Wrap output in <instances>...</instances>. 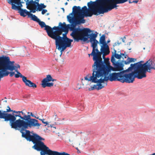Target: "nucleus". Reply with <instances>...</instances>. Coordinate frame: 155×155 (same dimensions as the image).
<instances>
[{
  "instance_id": "nucleus-48",
  "label": "nucleus",
  "mask_w": 155,
  "mask_h": 155,
  "mask_svg": "<svg viewBox=\"0 0 155 155\" xmlns=\"http://www.w3.org/2000/svg\"><path fill=\"white\" fill-rule=\"evenodd\" d=\"M24 3V2H21V4L22 3Z\"/></svg>"
},
{
  "instance_id": "nucleus-8",
  "label": "nucleus",
  "mask_w": 155,
  "mask_h": 155,
  "mask_svg": "<svg viewBox=\"0 0 155 155\" xmlns=\"http://www.w3.org/2000/svg\"><path fill=\"white\" fill-rule=\"evenodd\" d=\"M87 5L89 9H87L86 6H84L81 9V14L85 15V17H91L93 14L97 15L99 7L97 6V3L96 1L93 2L90 1L87 3Z\"/></svg>"
},
{
  "instance_id": "nucleus-11",
  "label": "nucleus",
  "mask_w": 155,
  "mask_h": 155,
  "mask_svg": "<svg viewBox=\"0 0 155 155\" xmlns=\"http://www.w3.org/2000/svg\"><path fill=\"white\" fill-rule=\"evenodd\" d=\"M20 66L19 64H15V68H14L13 67L10 66H9V69L11 70H15L17 74H15V77L16 78L20 77L22 78L23 81L25 83L26 86H28L29 87L36 88L37 85L33 83L30 80L27 79V78L22 75L18 71V69H20Z\"/></svg>"
},
{
  "instance_id": "nucleus-47",
  "label": "nucleus",
  "mask_w": 155,
  "mask_h": 155,
  "mask_svg": "<svg viewBox=\"0 0 155 155\" xmlns=\"http://www.w3.org/2000/svg\"><path fill=\"white\" fill-rule=\"evenodd\" d=\"M1 58H5V57H0V59H1Z\"/></svg>"
},
{
  "instance_id": "nucleus-12",
  "label": "nucleus",
  "mask_w": 155,
  "mask_h": 155,
  "mask_svg": "<svg viewBox=\"0 0 155 155\" xmlns=\"http://www.w3.org/2000/svg\"><path fill=\"white\" fill-rule=\"evenodd\" d=\"M41 28H45V30L48 34V35L52 39H54L55 36L56 35L58 31L59 30L60 27L54 26L51 28L50 26L46 25L45 23L42 21H41L40 20L38 22Z\"/></svg>"
},
{
  "instance_id": "nucleus-41",
  "label": "nucleus",
  "mask_w": 155,
  "mask_h": 155,
  "mask_svg": "<svg viewBox=\"0 0 155 155\" xmlns=\"http://www.w3.org/2000/svg\"><path fill=\"white\" fill-rule=\"evenodd\" d=\"M31 116H32V117H34V116L33 115V114H32V113H31Z\"/></svg>"
},
{
  "instance_id": "nucleus-42",
  "label": "nucleus",
  "mask_w": 155,
  "mask_h": 155,
  "mask_svg": "<svg viewBox=\"0 0 155 155\" xmlns=\"http://www.w3.org/2000/svg\"><path fill=\"white\" fill-rule=\"evenodd\" d=\"M68 3L67 2H66V3H65V5H67V4H68Z\"/></svg>"
},
{
  "instance_id": "nucleus-3",
  "label": "nucleus",
  "mask_w": 155,
  "mask_h": 155,
  "mask_svg": "<svg viewBox=\"0 0 155 155\" xmlns=\"http://www.w3.org/2000/svg\"><path fill=\"white\" fill-rule=\"evenodd\" d=\"M59 26H60L59 30L58 31L53 39L55 40L56 48L60 51L61 55L62 52L67 47H71V43L73 41V40L68 38L66 34H63V37L60 36L63 32L67 33L68 32V29L65 22L63 23L60 22Z\"/></svg>"
},
{
  "instance_id": "nucleus-1",
  "label": "nucleus",
  "mask_w": 155,
  "mask_h": 155,
  "mask_svg": "<svg viewBox=\"0 0 155 155\" xmlns=\"http://www.w3.org/2000/svg\"><path fill=\"white\" fill-rule=\"evenodd\" d=\"M17 122L19 126L17 129L20 130L22 137L27 141H31L34 144L32 148L38 151H41V155H54L56 153L57 151L50 150L42 141L45 140L44 138L37 134L26 130L28 127L40 126L41 124L38 123L37 120L31 118L30 115H28L25 120H19Z\"/></svg>"
},
{
  "instance_id": "nucleus-16",
  "label": "nucleus",
  "mask_w": 155,
  "mask_h": 155,
  "mask_svg": "<svg viewBox=\"0 0 155 155\" xmlns=\"http://www.w3.org/2000/svg\"><path fill=\"white\" fill-rule=\"evenodd\" d=\"M88 33V36H86V38H87V39L88 38H90V42L91 43V46H93L94 48L96 47L97 46V44L98 43V41L96 38L97 37V34L95 33H91L90 34Z\"/></svg>"
},
{
  "instance_id": "nucleus-45",
  "label": "nucleus",
  "mask_w": 155,
  "mask_h": 155,
  "mask_svg": "<svg viewBox=\"0 0 155 155\" xmlns=\"http://www.w3.org/2000/svg\"><path fill=\"white\" fill-rule=\"evenodd\" d=\"M62 10H63V11H64V8H62Z\"/></svg>"
},
{
  "instance_id": "nucleus-13",
  "label": "nucleus",
  "mask_w": 155,
  "mask_h": 155,
  "mask_svg": "<svg viewBox=\"0 0 155 155\" xmlns=\"http://www.w3.org/2000/svg\"><path fill=\"white\" fill-rule=\"evenodd\" d=\"M7 107L8 109H6V111H2L0 110V118H3L4 119L5 121H9V124L12 127V124L13 121H12L11 120H9L8 118V114H15L14 111H16L15 110H11L9 106H8Z\"/></svg>"
},
{
  "instance_id": "nucleus-5",
  "label": "nucleus",
  "mask_w": 155,
  "mask_h": 155,
  "mask_svg": "<svg viewBox=\"0 0 155 155\" xmlns=\"http://www.w3.org/2000/svg\"><path fill=\"white\" fill-rule=\"evenodd\" d=\"M96 59V61L95 62L96 65L94 69H93L92 75H89L88 77V78H92L99 74H106L110 72L111 66L110 65L108 58L104 59V61L101 57V59H98L97 58Z\"/></svg>"
},
{
  "instance_id": "nucleus-15",
  "label": "nucleus",
  "mask_w": 155,
  "mask_h": 155,
  "mask_svg": "<svg viewBox=\"0 0 155 155\" xmlns=\"http://www.w3.org/2000/svg\"><path fill=\"white\" fill-rule=\"evenodd\" d=\"M28 0H24L26 2V5L27 6L26 8L30 10V11L28 12L26 9H23L19 11L18 12L20 15L24 17H25L26 15H28H28H29V14H30V13H32V12L31 11L33 10L32 7L28 2Z\"/></svg>"
},
{
  "instance_id": "nucleus-36",
  "label": "nucleus",
  "mask_w": 155,
  "mask_h": 155,
  "mask_svg": "<svg viewBox=\"0 0 155 155\" xmlns=\"http://www.w3.org/2000/svg\"><path fill=\"white\" fill-rule=\"evenodd\" d=\"M121 42H119L118 41H117V42H115L114 43V45L116 46L117 45H119L120 44Z\"/></svg>"
},
{
  "instance_id": "nucleus-14",
  "label": "nucleus",
  "mask_w": 155,
  "mask_h": 155,
  "mask_svg": "<svg viewBox=\"0 0 155 155\" xmlns=\"http://www.w3.org/2000/svg\"><path fill=\"white\" fill-rule=\"evenodd\" d=\"M96 49L97 53L96 57L98 59H101V55L102 53H104L108 54L110 52L109 47L107 44H105L101 46L100 49L101 51L98 50L97 46L96 47Z\"/></svg>"
},
{
  "instance_id": "nucleus-49",
  "label": "nucleus",
  "mask_w": 155,
  "mask_h": 155,
  "mask_svg": "<svg viewBox=\"0 0 155 155\" xmlns=\"http://www.w3.org/2000/svg\"><path fill=\"white\" fill-rule=\"evenodd\" d=\"M54 115H55L56 116V114L55 113V114Z\"/></svg>"
},
{
  "instance_id": "nucleus-44",
  "label": "nucleus",
  "mask_w": 155,
  "mask_h": 155,
  "mask_svg": "<svg viewBox=\"0 0 155 155\" xmlns=\"http://www.w3.org/2000/svg\"><path fill=\"white\" fill-rule=\"evenodd\" d=\"M150 155H155V153H153L152 154Z\"/></svg>"
},
{
  "instance_id": "nucleus-29",
  "label": "nucleus",
  "mask_w": 155,
  "mask_h": 155,
  "mask_svg": "<svg viewBox=\"0 0 155 155\" xmlns=\"http://www.w3.org/2000/svg\"><path fill=\"white\" fill-rule=\"evenodd\" d=\"M117 59H120L122 57V55H124V53H120V54L117 53V51L116 50H114V54L113 55Z\"/></svg>"
},
{
  "instance_id": "nucleus-21",
  "label": "nucleus",
  "mask_w": 155,
  "mask_h": 155,
  "mask_svg": "<svg viewBox=\"0 0 155 155\" xmlns=\"http://www.w3.org/2000/svg\"><path fill=\"white\" fill-rule=\"evenodd\" d=\"M11 4L12 5V8L13 9L19 11L23 9L21 8L23 6L21 4V2L14 4L12 3Z\"/></svg>"
},
{
  "instance_id": "nucleus-24",
  "label": "nucleus",
  "mask_w": 155,
  "mask_h": 155,
  "mask_svg": "<svg viewBox=\"0 0 155 155\" xmlns=\"http://www.w3.org/2000/svg\"><path fill=\"white\" fill-rule=\"evenodd\" d=\"M136 61V59L127 57L126 60L123 61V62L125 64H129L132 62H134Z\"/></svg>"
},
{
  "instance_id": "nucleus-23",
  "label": "nucleus",
  "mask_w": 155,
  "mask_h": 155,
  "mask_svg": "<svg viewBox=\"0 0 155 155\" xmlns=\"http://www.w3.org/2000/svg\"><path fill=\"white\" fill-rule=\"evenodd\" d=\"M73 12L74 14L77 15L80 14H81V8L79 6H74L73 8Z\"/></svg>"
},
{
  "instance_id": "nucleus-52",
  "label": "nucleus",
  "mask_w": 155,
  "mask_h": 155,
  "mask_svg": "<svg viewBox=\"0 0 155 155\" xmlns=\"http://www.w3.org/2000/svg\"><path fill=\"white\" fill-rule=\"evenodd\" d=\"M67 0L68 1L69 0Z\"/></svg>"
},
{
  "instance_id": "nucleus-51",
  "label": "nucleus",
  "mask_w": 155,
  "mask_h": 155,
  "mask_svg": "<svg viewBox=\"0 0 155 155\" xmlns=\"http://www.w3.org/2000/svg\"><path fill=\"white\" fill-rule=\"evenodd\" d=\"M143 49H145V48H143Z\"/></svg>"
},
{
  "instance_id": "nucleus-32",
  "label": "nucleus",
  "mask_w": 155,
  "mask_h": 155,
  "mask_svg": "<svg viewBox=\"0 0 155 155\" xmlns=\"http://www.w3.org/2000/svg\"><path fill=\"white\" fill-rule=\"evenodd\" d=\"M127 1L128 0H117L116 3H123Z\"/></svg>"
},
{
  "instance_id": "nucleus-7",
  "label": "nucleus",
  "mask_w": 155,
  "mask_h": 155,
  "mask_svg": "<svg viewBox=\"0 0 155 155\" xmlns=\"http://www.w3.org/2000/svg\"><path fill=\"white\" fill-rule=\"evenodd\" d=\"M121 82L133 83L136 78V63L131 64L126 70L122 71Z\"/></svg>"
},
{
  "instance_id": "nucleus-4",
  "label": "nucleus",
  "mask_w": 155,
  "mask_h": 155,
  "mask_svg": "<svg viewBox=\"0 0 155 155\" xmlns=\"http://www.w3.org/2000/svg\"><path fill=\"white\" fill-rule=\"evenodd\" d=\"M155 70V55H152L146 62L140 61L136 62V78L141 79L147 77V72Z\"/></svg>"
},
{
  "instance_id": "nucleus-31",
  "label": "nucleus",
  "mask_w": 155,
  "mask_h": 155,
  "mask_svg": "<svg viewBox=\"0 0 155 155\" xmlns=\"http://www.w3.org/2000/svg\"><path fill=\"white\" fill-rule=\"evenodd\" d=\"M114 56H113V55L112 56L111 59V62L112 63L113 65L114 64L116 63H117V62L116 61V60L114 58Z\"/></svg>"
},
{
  "instance_id": "nucleus-19",
  "label": "nucleus",
  "mask_w": 155,
  "mask_h": 155,
  "mask_svg": "<svg viewBox=\"0 0 155 155\" xmlns=\"http://www.w3.org/2000/svg\"><path fill=\"white\" fill-rule=\"evenodd\" d=\"M46 7V5H45L43 3H41L40 4H36L33 6L32 8L33 10L31 11L32 13H35L36 11H42V9Z\"/></svg>"
},
{
  "instance_id": "nucleus-26",
  "label": "nucleus",
  "mask_w": 155,
  "mask_h": 155,
  "mask_svg": "<svg viewBox=\"0 0 155 155\" xmlns=\"http://www.w3.org/2000/svg\"><path fill=\"white\" fill-rule=\"evenodd\" d=\"M28 17L31 18L32 20L36 21L37 22H38L40 20V19L38 18L37 16L31 13H30V14H29V15H28Z\"/></svg>"
},
{
  "instance_id": "nucleus-50",
  "label": "nucleus",
  "mask_w": 155,
  "mask_h": 155,
  "mask_svg": "<svg viewBox=\"0 0 155 155\" xmlns=\"http://www.w3.org/2000/svg\"><path fill=\"white\" fill-rule=\"evenodd\" d=\"M54 115H55L56 116V114L55 113V114Z\"/></svg>"
},
{
  "instance_id": "nucleus-17",
  "label": "nucleus",
  "mask_w": 155,
  "mask_h": 155,
  "mask_svg": "<svg viewBox=\"0 0 155 155\" xmlns=\"http://www.w3.org/2000/svg\"><path fill=\"white\" fill-rule=\"evenodd\" d=\"M84 17H85V15H83L82 14L78 15L74 18V21L73 22V24H71V25L76 26L77 25L85 23V20L84 19Z\"/></svg>"
},
{
  "instance_id": "nucleus-38",
  "label": "nucleus",
  "mask_w": 155,
  "mask_h": 155,
  "mask_svg": "<svg viewBox=\"0 0 155 155\" xmlns=\"http://www.w3.org/2000/svg\"><path fill=\"white\" fill-rule=\"evenodd\" d=\"M124 54V55H123V56H124V58H127V54Z\"/></svg>"
},
{
  "instance_id": "nucleus-27",
  "label": "nucleus",
  "mask_w": 155,
  "mask_h": 155,
  "mask_svg": "<svg viewBox=\"0 0 155 155\" xmlns=\"http://www.w3.org/2000/svg\"><path fill=\"white\" fill-rule=\"evenodd\" d=\"M40 0H35L34 1L33 0H31L30 1H28V2L32 7L36 5V4H39V2Z\"/></svg>"
},
{
  "instance_id": "nucleus-9",
  "label": "nucleus",
  "mask_w": 155,
  "mask_h": 155,
  "mask_svg": "<svg viewBox=\"0 0 155 155\" xmlns=\"http://www.w3.org/2000/svg\"><path fill=\"white\" fill-rule=\"evenodd\" d=\"M23 111H14L15 114H8V119L13 121L11 128L17 129L19 126L17 124V121L19 120H25L28 115H26Z\"/></svg>"
},
{
  "instance_id": "nucleus-43",
  "label": "nucleus",
  "mask_w": 155,
  "mask_h": 155,
  "mask_svg": "<svg viewBox=\"0 0 155 155\" xmlns=\"http://www.w3.org/2000/svg\"><path fill=\"white\" fill-rule=\"evenodd\" d=\"M110 40H108L107 41V43H108L110 42Z\"/></svg>"
},
{
  "instance_id": "nucleus-25",
  "label": "nucleus",
  "mask_w": 155,
  "mask_h": 155,
  "mask_svg": "<svg viewBox=\"0 0 155 155\" xmlns=\"http://www.w3.org/2000/svg\"><path fill=\"white\" fill-rule=\"evenodd\" d=\"M41 85L43 88H45L46 87H51L54 85V83L52 82L50 83L49 82L42 83Z\"/></svg>"
},
{
  "instance_id": "nucleus-28",
  "label": "nucleus",
  "mask_w": 155,
  "mask_h": 155,
  "mask_svg": "<svg viewBox=\"0 0 155 155\" xmlns=\"http://www.w3.org/2000/svg\"><path fill=\"white\" fill-rule=\"evenodd\" d=\"M105 35L104 34L102 35L100 39V43L103 45L105 44H107L106 42L105 41Z\"/></svg>"
},
{
  "instance_id": "nucleus-34",
  "label": "nucleus",
  "mask_w": 155,
  "mask_h": 155,
  "mask_svg": "<svg viewBox=\"0 0 155 155\" xmlns=\"http://www.w3.org/2000/svg\"><path fill=\"white\" fill-rule=\"evenodd\" d=\"M41 14L42 15L44 14L46 12H47V10L46 9H43L42 10Z\"/></svg>"
},
{
  "instance_id": "nucleus-2",
  "label": "nucleus",
  "mask_w": 155,
  "mask_h": 155,
  "mask_svg": "<svg viewBox=\"0 0 155 155\" xmlns=\"http://www.w3.org/2000/svg\"><path fill=\"white\" fill-rule=\"evenodd\" d=\"M110 72H109L106 74H99L92 78H88V77H89V75L85 77L84 78L85 80L97 83V84L94 85L93 87H91L90 88H89V90H93L94 89L99 90L101 89L107 85L108 80L111 81H118L121 82L122 71L118 73H113L110 74L108 76V75Z\"/></svg>"
},
{
  "instance_id": "nucleus-35",
  "label": "nucleus",
  "mask_w": 155,
  "mask_h": 155,
  "mask_svg": "<svg viewBox=\"0 0 155 155\" xmlns=\"http://www.w3.org/2000/svg\"><path fill=\"white\" fill-rule=\"evenodd\" d=\"M103 55H102V58L104 59H106V58H105V56L107 55H108V54H107L106 53H102Z\"/></svg>"
},
{
  "instance_id": "nucleus-40",
  "label": "nucleus",
  "mask_w": 155,
  "mask_h": 155,
  "mask_svg": "<svg viewBox=\"0 0 155 155\" xmlns=\"http://www.w3.org/2000/svg\"><path fill=\"white\" fill-rule=\"evenodd\" d=\"M81 88V87H79V88H78V87H77L76 88V89L77 90H78L79 89H80Z\"/></svg>"
},
{
  "instance_id": "nucleus-20",
  "label": "nucleus",
  "mask_w": 155,
  "mask_h": 155,
  "mask_svg": "<svg viewBox=\"0 0 155 155\" xmlns=\"http://www.w3.org/2000/svg\"><path fill=\"white\" fill-rule=\"evenodd\" d=\"M91 46L92 47V51L91 54H88V55L89 57H90L91 55L93 56V59L94 61V63L92 66V68H93V69H94V68L96 65L95 64V62L96 61V55H97V51H96V47H95L94 49V47L93 46Z\"/></svg>"
},
{
  "instance_id": "nucleus-37",
  "label": "nucleus",
  "mask_w": 155,
  "mask_h": 155,
  "mask_svg": "<svg viewBox=\"0 0 155 155\" xmlns=\"http://www.w3.org/2000/svg\"><path fill=\"white\" fill-rule=\"evenodd\" d=\"M129 3H132V2H136V1H133V0H129Z\"/></svg>"
},
{
  "instance_id": "nucleus-46",
  "label": "nucleus",
  "mask_w": 155,
  "mask_h": 155,
  "mask_svg": "<svg viewBox=\"0 0 155 155\" xmlns=\"http://www.w3.org/2000/svg\"><path fill=\"white\" fill-rule=\"evenodd\" d=\"M138 2V1L136 0V3H137Z\"/></svg>"
},
{
  "instance_id": "nucleus-6",
  "label": "nucleus",
  "mask_w": 155,
  "mask_h": 155,
  "mask_svg": "<svg viewBox=\"0 0 155 155\" xmlns=\"http://www.w3.org/2000/svg\"><path fill=\"white\" fill-rule=\"evenodd\" d=\"M71 25L70 29L72 31V32L70 35L72 37L75 41L78 42L80 40L86 41L87 40V38H86V36H88V34L92 31L89 28H76V26Z\"/></svg>"
},
{
  "instance_id": "nucleus-33",
  "label": "nucleus",
  "mask_w": 155,
  "mask_h": 155,
  "mask_svg": "<svg viewBox=\"0 0 155 155\" xmlns=\"http://www.w3.org/2000/svg\"><path fill=\"white\" fill-rule=\"evenodd\" d=\"M39 120H41L43 123H44V124H46V125H45V126H46V125L48 124V123L47 122H45L44 121V120H45L44 119H39Z\"/></svg>"
},
{
  "instance_id": "nucleus-10",
  "label": "nucleus",
  "mask_w": 155,
  "mask_h": 155,
  "mask_svg": "<svg viewBox=\"0 0 155 155\" xmlns=\"http://www.w3.org/2000/svg\"><path fill=\"white\" fill-rule=\"evenodd\" d=\"M117 0H103L102 3L103 6H99L98 9L99 14H104L111 10L117 6L116 4Z\"/></svg>"
},
{
  "instance_id": "nucleus-22",
  "label": "nucleus",
  "mask_w": 155,
  "mask_h": 155,
  "mask_svg": "<svg viewBox=\"0 0 155 155\" xmlns=\"http://www.w3.org/2000/svg\"><path fill=\"white\" fill-rule=\"evenodd\" d=\"M56 80L53 79L51 75L48 74L46 76V77L44 78L42 81V83L49 82L51 81H56Z\"/></svg>"
},
{
  "instance_id": "nucleus-39",
  "label": "nucleus",
  "mask_w": 155,
  "mask_h": 155,
  "mask_svg": "<svg viewBox=\"0 0 155 155\" xmlns=\"http://www.w3.org/2000/svg\"><path fill=\"white\" fill-rule=\"evenodd\" d=\"M121 39H122V40L123 41V42H124V38H121Z\"/></svg>"
},
{
  "instance_id": "nucleus-30",
  "label": "nucleus",
  "mask_w": 155,
  "mask_h": 155,
  "mask_svg": "<svg viewBox=\"0 0 155 155\" xmlns=\"http://www.w3.org/2000/svg\"><path fill=\"white\" fill-rule=\"evenodd\" d=\"M73 14V13H71L67 16L68 20L70 23H72V24H73V22L74 21V18L70 16L71 15H72Z\"/></svg>"
},
{
  "instance_id": "nucleus-18",
  "label": "nucleus",
  "mask_w": 155,
  "mask_h": 155,
  "mask_svg": "<svg viewBox=\"0 0 155 155\" xmlns=\"http://www.w3.org/2000/svg\"><path fill=\"white\" fill-rule=\"evenodd\" d=\"M114 67L111 66L112 68H110V72L111 71H120L123 70L124 69V65L122 63L120 62H117L113 65Z\"/></svg>"
}]
</instances>
